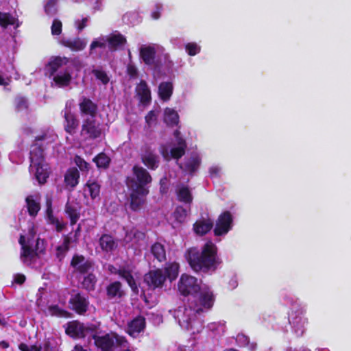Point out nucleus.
Wrapping results in <instances>:
<instances>
[{"instance_id": "c03bdc74", "label": "nucleus", "mask_w": 351, "mask_h": 351, "mask_svg": "<svg viewBox=\"0 0 351 351\" xmlns=\"http://www.w3.org/2000/svg\"><path fill=\"white\" fill-rule=\"evenodd\" d=\"M65 213L70 219L71 226L75 225L80 217V213L76 207L66 203L65 206Z\"/></svg>"}, {"instance_id": "b1692460", "label": "nucleus", "mask_w": 351, "mask_h": 351, "mask_svg": "<svg viewBox=\"0 0 351 351\" xmlns=\"http://www.w3.org/2000/svg\"><path fill=\"white\" fill-rule=\"evenodd\" d=\"M198 300L202 307H213L215 301L213 291L209 289H203L199 293Z\"/></svg>"}, {"instance_id": "5fc2aeb1", "label": "nucleus", "mask_w": 351, "mask_h": 351, "mask_svg": "<svg viewBox=\"0 0 351 351\" xmlns=\"http://www.w3.org/2000/svg\"><path fill=\"white\" fill-rule=\"evenodd\" d=\"M74 162L82 171H88L89 164L86 161H85L84 159L82 158L81 156L77 155L75 156L74 158Z\"/></svg>"}, {"instance_id": "69168bd1", "label": "nucleus", "mask_w": 351, "mask_h": 351, "mask_svg": "<svg viewBox=\"0 0 351 351\" xmlns=\"http://www.w3.org/2000/svg\"><path fill=\"white\" fill-rule=\"evenodd\" d=\"M25 279H26V278H25V275L21 274H18L14 277V282L16 284L22 285L25 282Z\"/></svg>"}, {"instance_id": "bf43d9fd", "label": "nucleus", "mask_w": 351, "mask_h": 351, "mask_svg": "<svg viewBox=\"0 0 351 351\" xmlns=\"http://www.w3.org/2000/svg\"><path fill=\"white\" fill-rule=\"evenodd\" d=\"M62 24L60 20L54 19L51 27V34L53 35L58 36L62 33Z\"/></svg>"}, {"instance_id": "393cba45", "label": "nucleus", "mask_w": 351, "mask_h": 351, "mask_svg": "<svg viewBox=\"0 0 351 351\" xmlns=\"http://www.w3.org/2000/svg\"><path fill=\"white\" fill-rule=\"evenodd\" d=\"M32 167L35 168V178L40 184H44L47 182L49 176V170L46 162H43L39 165H34Z\"/></svg>"}, {"instance_id": "a18cd8bd", "label": "nucleus", "mask_w": 351, "mask_h": 351, "mask_svg": "<svg viewBox=\"0 0 351 351\" xmlns=\"http://www.w3.org/2000/svg\"><path fill=\"white\" fill-rule=\"evenodd\" d=\"M85 186L88 188L92 199H95L99 196L101 185L96 180H88Z\"/></svg>"}, {"instance_id": "72a5a7b5", "label": "nucleus", "mask_w": 351, "mask_h": 351, "mask_svg": "<svg viewBox=\"0 0 351 351\" xmlns=\"http://www.w3.org/2000/svg\"><path fill=\"white\" fill-rule=\"evenodd\" d=\"M97 278L96 276L90 272L84 276L81 282L82 287L88 291H92L95 289Z\"/></svg>"}, {"instance_id": "1a4fd4ad", "label": "nucleus", "mask_w": 351, "mask_h": 351, "mask_svg": "<svg viewBox=\"0 0 351 351\" xmlns=\"http://www.w3.org/2000/svg\"><path fill=\"white\" fill-rule=\"evenodd\" d=\"M70 265L76 273L85 275L93 269L94 263L91 260L86 259L84 256L75 254L71 258Z\"/></svg>"}, {"instance_id": "e2e57ef3", "label": "nucleus", "mask_w": 351, "mask_h": 351, "mask_svg": "<svg viewBox=\"0 0 351 351\" xmlns=\"http://www.w3.org/2000/svg\"><path fill=\"white\" fill-rule=\"evenodd\" d=\"M127 73L129 75L130 77H136L138 74L136 67L134 65L128 64L127 67Z\"/></svg>"}, {"instance_id": "dca6fc26", "label": "nucleus", "mask_w": 351, "mask_h": 351, "mask_svg": "<svg viewBox=\"0 0 351 351\" xmlns=\"http://www.w3.org/2000/svg\"><path fill=\"white\" fill-rule=\"evenodd\" d=\"M64 130L66 133L73 136L74 135L79 127V120L76 115L70 110H66L64 113Z\"/></svg>"}, {"instance_id": "4c0bfd02", "label": "nucleus", "mask_w": 351, "mask_h": 351, "mask_svg": "<svg viewBox=\"0 0 351 351\" xmlns=\"http://www.w3.org/2000/svg\"><path fill=\"white\" fill-rule=\"evenodd\" d=\"M45 219L47 223L54 225L58 232H60L64 228V224L53 215V208L46 209Z\"/></svg>"}, {"instance_id": "a211bd4d", "label": "nucleus", "mask_w": 351, "mask_h": 351, "mask_svg": "<svg viewBox=\"0 0 351 351\" xmlns=\"http://www.w3.org/2000/svg\"><path fill=\"white\" fill-rule=\"evenodd\" d=\"M139 56L146 65L152 66L155 63L156 49L153 45H143L139 49Z\"/></svg>"}, {"instance_id": "ddd939ff", "label": "nucleus", "mask_w": 351, "mask_h": 351, "mask_svg": "<svg viewBox=\"0 0 351 351\" xmlns=\"http://www.w3.org/2000/svg\"><path fill=\"white\" fill-rule=\"evenodd\" d=\"M141 161L149 170L155 171L160 165L159 156L151 149L150 147H145L141 155Z\"/></svg>"}, {"instance_id": "f8f14e48", "label": "nucleus", "mask_w": 351, "mask_h": 351, "mask_svg": "<svg viewBox=\"0 0 351 351\" xmlns=\"http://www.w3.org/2000/svg\"><path fill=\"white\" fill-rule=\"evenodd\" d=\"M79 111L81 117H96L98 113V105L90 98L82 96L78 104Z\"/></svg>"}, {"instance_id": "5701e85b", "label": "nucleus", "mask_w": 351, "mask_h": 351, "mask_svg": "<svg viewBox=\"0 0 351 351\" xmlns=\"http://www.w3.org/2000/svg\"><path fill=\"white\" fill-rule=\"evenodd\" d=\"M70 62V59L66 57L53 56L46 65L49 69V75L52 76L63 65H66Z\"/></svg>"}, {"instance_id": "7ed1b4c3", "label": "nucleus", "mask_w": 351, "mask_h": 351, "mask_svg": "<svg viewBox=\"0 0 351 351\" xmlns=\"http://www.w3.org/2000/svg\"><path fill=\"white\" fill-rule=\"evenodd\" d=\"M81 138L85 141H94L104 135L102 123L96 117H84L82 119L80 131Z\"/></svg>"}, {"instance_id": "680f3d73", "label": "nucleus", "mask_w": 351, "mask_h": 351, "mask_svg": "<svg viewBox=\"0 0 351 351\" xmlns=\"http://www.w3.org/2000/svg\"><path fill=\"white\" fill-rule=\"evenodd\" d=\"M88 21V17H84L82 20H76L75 25L79 32L82 31L86 26Z\"/></svg>"}, {"instance_id": "13d9d810", "label": "nucleus", "mask_w": 351, "mask_h": 351, "mask_svg": "<svg viewBox=\"0 0 351 351\" xmlns=\"http://www.w3.org/2000/svg\"><path fill=\"white\" fill-rule=\"evenodd\" d=\"M34 248L38 257L40 256V255L44 254L45 252V240L40 239V238H37Z\"/></svg>"}, {"instance_id": "774afa93", "label": "nucleus", "mask_w": 351, "mask_h": 351, "mask_svg": "<svg viewBox=\"0 0 351 351\" xmlns=\"http://www.w3.org/2000/svg\"><path fill=\"white\" fill-rule=\"evenodd\" d=\"M220 169L217 167H212L209 169V173L212 177H217L219 176Z\"/></svg>"}, {"instance_id": "39448f33", "label": "nucleus", "mask_w": 351, "mask_h": 351, "mask_svg": "<svg viewBox=\"0 0 351 351\" xmlns=\"http://www.w3.org/2000/svg\"><path fill=\"white\" fill-rule=\"evenodd\" d=\"M99 326L91 323H82L78 321H72L67 324L65 332L73 339H81L93 334L95 329Z\"/></svg>"}, {"instance_id": "58836bf2", "label": "nucleus", "mask_w": 351, "mask_h": 351, "mask_svg": "<svg viewBox=\"0 0 351 351\" xmlns=\"http://www.w3.org/2000/svg\"><path fill=\"white\" fill-rule=\"evenodd\" d=\"M93 161L97 168L106 169L110 166L111 159L106 154L101 152L93 158Z\"/></svg>"}, {"instance_id": "6e6552de", "label": "nucleus", "mask_w": 351, "mask_h": 351, "mask_svg": "<svg viewBox=\"0 0 351 351\" xmlns=\"http://www.w3.org/2000/svg\"><path fill=\"white\" fill-rule=\"evenodd\" d=\"M143 281L149 289L154 290L162 288L164 286L166 276H164L162 269H156L150 270L145 274Z\"/></svg>"}, {"instance_id": "e433bc0d", "label": "nucleus", "mask_w": 351, "mask_h": 351, "mask_svg": "<svg viewBox=\"0 0 351 351\" xmlns=\"http://www.w3.org/2000/svg\"><path fill=\"white\" fill-rule=\"evenodd\" d=\"M179 265L177 263H170L167 264L164 268V276L166 279L168 278L171 282L176 280L178 276Z\"/></svg>"}, {"instance_id": "bb28decb", "label": "nucleus", "mask_w": 351, "mask_h": 351, "mask_svg": "<svg viewBox=\"0 0 351 351\" xmlns=\"http://www.w3.org/2000/svg\"><path fill=\"white\" fill-rule=\"evenodd\" d=\"M9 25H14L15 28H18L20 26L19 19L10 12H0V26L6 29Z\"/></svg>"}, {"instance_id": "49530a36", "label": "nucleus", "mask_w": 351, "mask_h": 351, "mask_svg": "<svg viewBox=\"0 0 351 351\" xmlns=\"http://www.w3.org/2000/svg\"><path fill=\"white\" fill-rule=\"evenodd\" d=\"M71 243V238L68 235L64 236L62 244L56 247V255L58 258H61V257L64 256V254L69 250Z\"/></svg>"}, {"instance_id": "4d7b16f0", "label": "nucleus", "mask_w": 351, "mask_h": 351, "mask_svg": "<svg viewBox=\"0 0 351 351\" xmlns=\"http://www.w3.org/2000/svg\"><path fill=\"white\" fill-rule=\"evenodd\" d=\"M15 108L17 111H23L28 108L27 101L25 98L19 97L15 100Z\"/></svg>"}, {"instance_id": "37998d69", "label": "nucleus", "mask_w": 351, "mask_h": 351, "mask_svg": "<svg viewBox=\"0 0 351 351\" xmlns=\"http://www.w3.org/2000/svg\"><path fill=\"white\" fill-rule=\"evenodd\" d=\"M165 122L169 126H175L178 124L179 116L178 114L173 109L166 108L165 110Z\"/></svg>"}, {"instance_id": "4be33fe9", "label": "nucleus", "mask_w": 351, "mask_h": 351, "mask_svg": "<svg viewBox=\"0 0 351 351\" xmlns=\"http://www.w3.org/2000/svg\"><path fill=\"white\" fill-rule=\"evenodd\" d=\"M213 221L210 218L197 220L193 224V230L197 235L204 236L213 228Z\"/></svg>"}, {"instance_id": "9d476101", "label": "nucleus", "mask_w": 351, "mask_h": 351, "mask_svg": "<svg viewBox=\"0 0 351 351\" xmlns=\"http://www.w3.org/2000/svg\"><path fill=\"white\" fill-rule=\"evenodd\" d=\"M70 265L76 273L85 275L93 269L94 263L91 260L86 259L84 256L75 254L71 258Z\"/></svg>"}, {"instance_id": "f03ea898", "label": "nucleus", "mask_w": 351, "mask_h": 351, "mask_svg": "<svg viewBox=\"0 0 351 351\" xmlns=\"http://www.w3.org/2000/svg\"><path fill=\"white\" fill-rule=\"evenodd\" d=\"M132 171V176H128L125 178L128 189L149 190L147 185L152 182V177L149 171L138 165H134Z\"/></svg>"}, {"instance_id": "0eeeda50", "label": "nucleus", "mask_w": 351, "mask_h": 351, "mask_svg": "<svg viewBox=\"0 0 351 351\" xmlns=\"http://www.w3.org/2000/svg\"><path fill=\"white\" fill-rule=\"evenodd\" d=\"M233 216L232 213L226 210L221 213L217 221L213 230L215 236H222L226 234L232 228Z\"/></svg>"}, {"instance_id": "2f4dec72", "label": "nucleus", "mask_w": 351, "mask_h": 351, "mask_svg": "<svg viewBox=\"0 0 351 351\" xmlns=\"http://www.w3.org/2000/svg\"><path fill=\"white\" fill-rule=\"evenodd\" d=\"M183 313L185 319L183 321L186 322L188 326L192 324V323L198 319V316H200L203 312L204 308H183Z\"/></svg>"}, {"instance_id": "de8ad7c7", "label": "nucleus", "mask_w": 351, "mask_h": 351, "mask_svg": "<svg viewBox=\"0 0 351 351\" xmlns=\"http://www.w3.org/2000/svg\"><path fill=\"white\" fill-rule=\"evenodd\" d=\"M58 0H47L45 5V12L47 15L52 16L57 13V4Z\"/></svg>"}, {"instance_id": "f257e3e1", "label": "nucleus", "mask_w": 351, "mask_h": 351, "mask_svg": "<svg viewBox=\"0 0 351 351\" xmlns=\"http://www.w3.org/2000/svg\"><path fill=\"white\" fill-rule=\"evenodd\" d=\"M186 258L195 272L215 271L221 263L217 255V247L212 241L206 242L201 250L197 247L189 248L186 253Z\"/></svg>"}, {"instance_id": "3c124183", "label": "nucleus", "mask_w": 351, "mask_h": 351, "mask_svg": "<svg viewBox=\"0 0 351 351\" xmlns=\"http://www.w3.org/2000/svg\"><path fill=\"white\" fill-rule=\"evenodd\" d=\"M106 42L107 40L104 38H99L93 40L90 45V53H92V51L97 47L104 49L106 47Z\"/></svg>"}, {"instance_id": "412c9836", "label": "nucleus", "mask_w": 351, "mask_h": 351, "mask_svg": "<svg viewBox=\"0 0 351 351\" xmlns=\"http://www.w3.org/2000/svg\"><path fill=\"white\" fill-rule=\"evenodd\" d=\"M117 274L126 281L133 293L136 294L138 293V285L136 283L131 270L128 269L125 267H121L117 270Z\"/></svg>"}, {"instance_id": "f3484780", "label": "nucleus", "mask_w": 351, "mask_h": 351, "mask_svg": "<svg viewBox=\"0 0 351 351\" xmlns=\"http://www.w3.org/2000/svg\"><path fill=\"white\" fill-rule=\"evenodd\" d=\"M145 325L146 322L145 317L143 316H138L128 322L126 330L127 333L130 336L136 338L141 332L144 331Z\"/></svg>"}, {"instance_id": "4468645a", "label": "nucleus", "mask_w": 351, "mask_h": 351, "mask_svg": "<svg viewBox=\"0 0 351 351\" xmlns=\"http://www.w3.org/2000/svg\"><path fill=\"white\" fill-rule=\"evenodd\" d=\"M34 234L27 238V245L21 247L20 258L24 264L29 265L36 258H38L34 245Z\"/></svg>"}, {"instance_id": "0e129e2a", "label": "nucleus", "mask_w": 351, "mask_h": 351, "mask_svg": "<svg viewBox=\"0 0 351 351\" xmlns=\"http://www.w3.org/2000/svg\"><path fill=\"white\" fill-rule=\"evenodd\" d=\"M156 119V116L154 110L149 111L145 116V121L147 124H151Z\"/></svg>"}, {"instance_id": "c85d7f7f", "label": "nucleus", "mask_w": 351, "mask_h": 351, "mask_svg": "<svg viewBox=\"0 0 351 351\" xmlns=\"http://www.w3.org/2000/svg\"><path fill=\"white\" fill-rule=\"evenodd\" d=\"M62 44L69 48L73 51H80L83 50L86 46V43L82 40L80 38H75L74 39L62 40Z\"/></svg>"}, {"instance_id": "052dcab7", "label": "nucleus", "mask_w": 351, "mask_h": 351, "mask_svg": "<svg viewBox=\"0 0 351 351\" xmlns=\"http://www.w3.org/2000/svg\"><path fill=\"white\" fill-rule=\"evenodd\" d=\"M19 348L21 351H42L41 346H37L36 345L29 346L24 343H20Z\"/></svg>"}, {"instance_id": "c756f323", "label": "nucleus", "mask_w": 351, "mask_h": 351, "mask_svg": "<svg viewBox=\"0 0 351 351\" xmlns=\"http://www.w3.org/2000/svg\"><path fill=\"white\" fill-rule=\"evenodd\" d=\"M122 285L119 281H115L109 284L106 287V293L108 298H121L124 291L121 289Z\"/></svg>"}, {"instance_id": "20e7f679", "label": "nucleus", "mask_w": 351, "mask_h": 351, "mask_svg": "<svg viewBox=\"0 0 351 351\" xmlns=\"http://www.w3.org/2000/svg\"><path fill=\"white\" fill-rule=\"evenodd\" d=\"M97 330L98 329H95L90 337L94 340V344L97 348L101 351H112L116 345L121 346L126 341L125 337L119 336L115 332L98 335Z\"/></svg>"}, {"instance_id": "338daca9", "label": "nucleus", "mask_w": 351, "mask_h": 351, "mask_svg": "<svg viewBox=\"0 0 351 351\" xmlns=\"http://www.w3.org/2000/svg\"><path fill=\"white\" fill-rule=\"evenodd\" d=\"M176 139L178 147H183L184 149H186V148H187L186 142L182 136L177 138Z\"/></svg>"}, {"instance_id": "603ef678", "label": "nucleus", "mask_w": 351, "mask_h": 351, "mask_svg": "<svg viewBox=\"0 0 351 351\" xmlns=\"http://www.w3.org/2000/svg\"><path fill=\"white\" fill-rule=\"evenodd\" d=\"M92 72L95 77L100 80L104 84H107L109 82V77L104 71L93 69Z\"/></svg>"}, {"instance_id": "423d86ee", "label": "nucleus", "mask_w": 351, "mask_h": 351, "mask_svg": "<svg viewBox=\"0 0 351 351\" xmlns=\"http://www.w3.org/2000/svg\"><path fill=\"white\" fill-rule=\"evenodd\" d=\"M178 289L183 296L194 295L200 291L197 279L193 276L182 274L178 283Z\"/></svg>"}, {"instance_id": "a878e982", "label": "nucleus", "mask_w": 351, "mask_h": 351, "mask_svg": "<svg viewBox=\"0 0 351 351\" xmlns=\"http://www.w3.org/2000/svg\"><path fill=\"white\" fill-rule=\"evenodd\" d=\"M101 249L104 252H112L117 247V244L112 236L108 234H104L99 239Z\"/></svg>"}, {"instance_id": "f704fd0d", "label": "nucleus", "mask_w": 351, "mask_h": 351, "mask_svg": "<svg viewBox=\"0 0 351 351\" xmlns=\"http://www.w3.org/2000/svg\"><path fill=\"white\" fill-rule=\"evenodd\" d=\"M53 80L58 87H66L71 84L72 80L71 73L66 69L63 74H57L55 75Z\"/></svg>"}, {"instance_id": "a19ab883", "label": "nucleus", "mask_w": 351, "mask_h": 351, "mask_svg": "<svg viewBox=\"0 0 351 351\" xmlns=\"http://www.w3.org/2000/svg\"><path fill=\"white\" fill-rule=\"evenodd\" d=\"M69 303L73 307H88L89 304L88 298L80 293L73 295L69 300Z\"/></svg>"}, {"instance_id": "864d4df0", "label": "nucleus", "mask_w": 351, "mask_h": 351, "mask_svg": "<svg viewBox=\"0 0 351 351\" xmlns=\"http://www.w3.org/2000/svg\"><path fill=\"white\" fill-rule=\"evenodd\" d=\"M186 153V149L181 147H175L171 149V157L176 160L181 158Z\"/></svg>"}, {"instance_id": "2eb2a0df", "label": "nucleus", "mask_w": 351, "mask_h": 351, "mask_svg": "<svg viewBox=\"0 0 351 351\" xmlns=\"http://www.w3.org/2000/svg\"><path fill=\"white\" fill-rule=\"evenodd\" d=\"M135 93L139 102L144 106H148L152 101L151 90L146 81L141 80L135 88Z\"/></svg>"}, {"instance_id": "c9c22d12", "label": "nucleus", "mask_w": 351, "mask_h": 351, "mask_svg": "<svg viewBox=\"0 0 351 351\" xmlns=\"http://www.w3.org/2000/svg\"><path fill=\"white\" fill-rule=\"evenodd\" d=\"M177 199L179 202L191 204L193 202V195L191 190L186 186H182L177 191Z\"/></svg>"}, {"instance_id": "9b49d317", "label": "nucleus", "mask_w": 351, "mask_h": 351, "mask_svg": "<svg viewBox=\"0 0 351 351\" xmlns=\"http://www.w3.org/2000/svg\"><path fill=\"white\" fill-rule=\"evenodd\" d=\"M130 191V208L134 212L140 210L145 203L149 190L128 189Z\"/></svg>"}, {"instance_id": "ea45409f", "label": "nucleus", "mask_w": 351, "mask_h": 351, "mask_svg": "<svg viewBox=\"0 0 351 351\" xmlns=\"http://www.w3.org/2000/svg\"><path fill=\"white\" fill-rule=\"evenodd\" d=\"M30 167L34 165H39L45 162V157L43 155V150L40 147H36L30 152Z\"/></svg>"}, {"instance_id": "79ce46f5", "label": "nucleus", "mask_w": 351, "mask_h": 351, "mask_svg": "<svg viewBox=\"0 0 351 351\" xmlns=\"http://www.w3.org/2000/svg\"><path fill=\"white\" fill-rule=\"evenodd\" d=\"M27 208L29 215L31 217H36L39 210H40V204L39 202H36L32 195H29L25 198Z\"/></svg>"}, {"instance_id": "6e6d98bb", "label": "nucleus", "mask_w": 351, "mask_h": 351, "mask_svg": "<svg viewBox=\"0 0 351 351\" xmlns=\"http://www.w3.org/2000/svg\"><path fill=\"white\" fill-rule=\"evenodd\" d=\"M185 49L191 56H195L200 51V47L195 43H189L185 45Z\"/></svg>"}, {"instance_id": "09e8293b", "label": "nucleus", "mask_w": 351, "mask_h": 351, "mask_svg": "<svg viewBox=\"0 0 351 351\" xmlns=\"http://www.w3.org/2000/svg\"><path fill=\"white\" fill-rule=\"evenodd\" d=\"M173 215L177 221L183 222L187 216V210L183 206H178L176 207Z\"/></svg>"}, {"instance_id": "473e14b6", "label": "nucleus", "mask_w": 351, "mask_h": 351, "mask_svg": "<svg viewBox=\"0 0 351 351\" xmlns=\"http://www.w3.org/2000/svg\"><path fill=\"white\" fill-rule=\"evenodd\" d=\"M151 253L154 256V258H156L159 262H163L166 261V250L165 246L159 243H154L151 247Z\"/></svg>"}, {"instance_id": "7c9ffc66", "label": "nucleus", "mask_w": 351, "mask_h": 351, "mask_svg": "<svg viewBox=\"0 0 351 351\" xmlns=\"http://www.w3.org/2000/svg\"><path fill=\"white\" fill-rule=\"evenodd\" d=\"M173 90V84L170 82H161L158 86V95L163 101L169 100Z\"/></svg>"}, {"instance_id": "aec40b11", "label": "nucleus", "mask_w": 351, "mask_h": 351, "mask_svg": "<svg viewBox=\"0 0 351 351\" xmlns=\"http://www.w3.org/2000/svg\"><path fill=\"white\" fill-rule=\"evenodd\" d=\"M200 164V157L198 155H193L187 159L184 165H179V167L183 171L192 176L198 170Z\"/></svg>"}, {"instance_id": "cd10ccee", "label": "nucleus", "mask_w": 351, "mask_h": 351, "mask_svg": "<svg viewBox=\"0 0 351 351\" xmlns=\"http://www.w3.org/2000/svg\"><path fill=\"white\" fill-rule=\"evenodd\" d=\"M79 179L80 173L75 167L69 169L64 175V182L66 185L73 189L78 184Z\"/></svg>"}, {"instance_id": "6ab92c4d", "label": "nucleus", "mask_w": 351, "mask_h": 351, "mask_svg": "<svg viewBox=\"0 0 351 351\" xmlns=\"http://www.w3.org/2000/svg\"><path fill=\"white\" fill-rule=\"evenodd\" d=\"M108 49L110 51H115L123 47L127 39L125 36L121 33L111 34L107 38Z\"/></svg>"}, {"instance_id": "8fccbe9b", "label": "nucleus", "mask_w": 351, "mask_h": 351, "mask_svg": "<svg viewBox=\"0 0 351 351\" xmlns=\"http://www.w3.org/2000/svg\"><path fill=\"white\" fill-rule=\"evenodd\" d=\"M48 313L46 314L51 316H56L59 317L69 318L71 317V314L65 311L64 308H47Z\"/></svg>"}]
</instances>
